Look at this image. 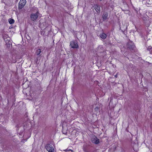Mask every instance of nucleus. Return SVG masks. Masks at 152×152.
Returning <instances> with one entry per match:
<instances>
[{
	"mask_svg": "<svg viewBox=\"0 0 152 152\" xmlns=\"http://www.w3.org/2000/svg\"><path fill=\"white\" fill-rule=\"evenodd\" d=\"M39 12L38 11L36 13L31 14L30 15L31 20L32 21H34L38 18L39 16Z\"/></svg>",
	"mask_w": 152,
	"mask_h": 152,
	"instance_id": "1",
	"label": "nucleus"
},
{
	"mask_svg": "<svg viewBox=\"0 0 152 152\" xmlns=\"http://www.w3.org/2000/svg\"><path fill=\"white\" fill-rule=\"evenodd\" d=\"M26 0H20L19 3V8L21 9L23 7L26 3Z\"/></svg>",
	"mask_w": 152,
	"mask_h": 152,
	"instance_id": "2",
	"label": "nucleus"
},
{
	"mask_svg": "<svg viewBox=\"0 0 152 152\" xmlns=\"http://www.w3.org/2000/svg\"><path fill=\"white\" fill-rule=\"evenodd\" d=\"M70 46L73 48H77L78 47V45L76 41H72L70 42Z\"/></svg>",
	"mask_w": 152,
	"mask_h": 152,
	"instance_id": "3",
	"label": "nucleus"
},
{
	"mask_svg": "<svg viewBox=\"0 0 152 152\" xmlns=\"http://www.w3.org/2000/svg\"><path fill=\"white\" fill-rule=\"evenodd\" d=\"M46 148L48 152H54V149L53 146L49 144L47 145L46 146Z\"/></svg>",
	"mask_w": 152,
	"mask_h": 152,
	"instance_id": "4",
	"label": "nucleus"
},
{
	"mask_svg": "<svg viewBox=\"0 0 152 152\" xmlns=\"http://www.w3.org/2000/svg\"><path fill=\"white\" fill-rule=\"evenodd\" d=\"M92 142L95 144H97L99 143V140L96 137L94 136L91 139Z\"/></svg>",
	"mask_w": 152,
	"mask_h": 152,
	"instance_id": "5",
	"label": "nucleus"
},
{
	"mask_svg": "<svg viewBox=\"0 0 152 152\" xmlns=\"http://www.w3.org/2000/svg\"><path fill=\"white\" fill-rule=\"evenodd\" d=\"M94 8L96 11L97 12L99 13L100 11V6L98 5H95L94 6Z\"/></svg>",
	"mask_w": 152,
	"mask_h": 152,
	"instance_id": "6",
	"label": "nucleus"
},
{
	"mask_svg": "<svg viewBox=\"0 0 152 152\" xmlns=\"http://www.w3.org/2000/svg\"><path fill=\"white\" fill-rule=\"evenodd\" d=\"M108 15V14L107 12H104L102 15L103 20H106L107 19Z\"/></svg>",
	"mask_w": 152,
	"mask_h": 152,
	"instance_id": "7",
	"label": "nucleus"
},
{
	"mask_svg": "<svg viewBox=\"0 0 152 152\" xmlns=\"http://www.w3.org/2000/svg\"><path fill=\"white\" fill-rule=\"evenodd\" d=\"M5 42L6 45L8 47H10V45H11V42L10 40H9V39H7V40H5Z\"/></svg>",
	"mask_w": 152,
	"mask_h": 152,
	"instance_id": "8",
	"label": "nucleus"
},
{
	"mask_svg": "<svg viewBox=\"0 0 152 152\" xmlns=\"http://www.w3.org/2000/svg\"><path fill=\"white\" fill-rule=\"evenodd\" d=\"M100 37L103 39H105L106 37L107 36L104 33H102L100 35Z\"/></svg>",
	"mask_w": 152,
	"mask_h": 152,
	"instance_id": "9",
	"label": "nucleus"
},
{
	"mask_svg": "<svg viewBox=\"0 0 152 152\" xmlns=\"http://www.w3.org/2000/svg\"><path fill=\"white\" fill-rule=\"evenodd\" d=\"M15 20L13 19L10 18L9 19V22L10 24H12L14 23Z\"/></svg>",
	"mask_w": 152,
	"mask_h": 152,
	"instance_id": "10",
	"label": "nucleus"
},
{
	"mask_svg": "<svg viewBox=\"0 0 152 152\" xmlns=\"http://www.w3.org/2000/svg\"><path fill=\"white\" fill-rule=\"evenodd\" d=\"M41 53V50L40 49H37L36 52V53L37 55H39Z\"/></svg>",
	"mask_w": 152,
	"mask_h": 152,
	"instance_id": "11",
	"label": "nucleus"
},
{
	"mask_svg": "<svg viewBox=\"0 0 152 152\" xmlns=\"http://www.w3.org/2000/svg\"><path fill=\"white\" fill-rule=\"evenodd\" d=\"M62 128H63V130H62V132H63V134H66V131H65V130L64 129V128H63V127L62 126Z\"/></svg>",
	"mask_w": 152,
	"mask_h": 152,
	"instance_id": "12",
	"label": "nucleus"
},
{
	"mask_svg": "<svg viewBox=\"0 0 152 152\" xmlns=\"http://www.w3.org/2000/svg\"><path fill=\"white\" fill-rule=\"evenodd\" d=\"M95 110L96 111H97L99 110V108L97 107H96L95 108Z\"/></svg>",
	"mask_w": 152,
	"mask_h": 152,
	"instance_id": "13",
	"label": "nucleus"
},
{
	"mask_svg": "<svg viewBox=\"0 0 152 152\" xmlns=\"http://www.w3.org/2000/svg\"><path fill=\"white\" fill-rule=\"evenodd\" d=\"M149 1V0H147V2Z\"/></svg>",
	"mask_w": 152,
	"mask_h": 152,
	"instance_id": "14",
	"label": "nucleus"
},
{
	"mask_svg": "<svg viewBox=\"0 0 152 152\" xmlns=\"http://www.w3.org/2000/svg\"><path fill=\"white\" fill-rule=\"evenodd\" d=\"M100 1H101L102 0H100Z\"/></svg>",
	"mask_w": 152,
	"mask_h": 152,
	"instance_id": "15",
	"label": "nucleus"
}]
</instances>
